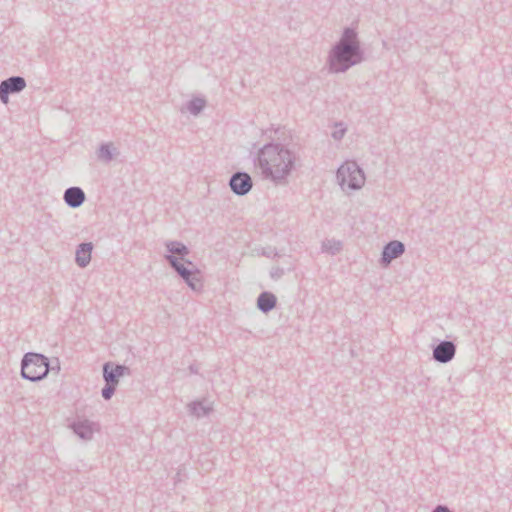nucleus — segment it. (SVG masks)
Segmentation results:
<instances>
[{
	"instance_id": "20e7f679",
	"label": "nucleus",
	"mask_w": 512,
	"mask_h": 512,
	"mask_svg": "<svg viewBox=\"0 0 512 512\" xmlns=\"http://www.w3.org/2000/svg\"><path fill=\"white\" fill-rule=\"evenodd\" d=\"M338 178L343 188L356 189L364 183V176L360 169L349 163L339 168Z\"/></svg>"
},
{
	"instance_id": "9d476101",
	"label": "nucleus",
	"mask_w": 512,
	"mask_h": 512,
	"mask_svg": "<svg viewBox=\"0 0 512 512\" xmlns=\"http://www.w3.org/2000/svg\"><path fill=\"white\" fill-rule=\"evenodd\" d=\"M65 201L70 206L77 207L84 201V193L79 188H70L65 192Z\"/></svg>"
},
{
	"instance_id": "423d86ee",
	"label": "nucleus",
	"mask_w": 512,
	"mask_h": 512,
	"mask_svg": "<svg viewBox=\"0 0 512 512\" xmlns=\"http://www.w3.org/2000/svg\"><path fill=\"white\" fill-rule=\"evenodd\" d=\"M230 186L232 190L237 194H245L251 189V179L249 175L244 173H239L233 176L230 181Z\"/></svg>"
},
{
	"instance_id": "4468645a",
	"label": "nucleus",
	"mask_w": 512,
	"mask_h": 512,
	"mask_svg": "<svg viewBox=\"0 0 512 512\" xmlns=\"http://www.w3.org/2000/svg\"><path fill=\"white\" fill-rule=\"evenodd\" d=\"M172 265L176 268V270L186 279L189 280L191 273H189L183 265L178 264L176 261L171 259Z\"/></svg>"
},
{
	"instance_id": "7ed1b4c3",
	"label": "nucleus",
	"mask_w": 512,
	"mask_h": 512,
	"mask_svg": "<svg viewBox=\"0 0 512 512\" xmlns=\"http://www.w3.org/2000/svg\"><path fill=\"white\" fill-rule=\"evenodd\" d=\"M48 372L46 359L39 354H28L25 356L22 365V375L32 381L44 377Z\"/></svg>"
},
{
	"instance_id": "2eb2a0df",
	"label": "nucleus",
	"mask_w": 512,
	"mask_h": 512,
	"mask_svg": "<svg viewBox=\"0 0 512 512\" xmlns=\"http://www.w3.org/2000/svg\"><path fill=\"white\" fill-rule=\"evenodd\" d=\"M115 386L116 385L107 383V386L102 391V395L105 399H109L112 396Z\"/></svg>"
},
{
	"instance_id": "0eeeda50",
	"label": "nucleus",
	"mask_w": 512,
	"mask_h": 512,
	"mask_svg": "<svg viewBox=\"0 0 512 512\" xmlns=\"http://www.w3.org/2000/svg\"><path fill=\"white\" fill-rule=\"evenodd\" d=\"M434 358L439 362H447L455 354V347L451 342H442L434 349Z\"/></svg>"
},
{
	"instance_id": "f3484780",
	"label": "nucleus",
	"mask_w": 512,
	"mask_h": 512,
	"mask_svg": "<svg viewBox=\"0 0 512 512\" xmlns=\"http://www.w3.org/2000/svg\"><path fill=\"white\" fill-rule=\"evenodd\" d=\"M434 512H449L448 509L444 506H438Z\"/></svg>"
},
{
	"instance_id": "1a4fd4ad",
	"label": "nucleus",
	"mask_w": 512,
	"mask_h": 512,
	"mask_svg": "<svg viewBox=\"0 0 512 512\" xmlns=\"http://www.w3.org/2000/svg\"><path fill=\"white\" fill-rule=\"evenodd\" d=\"M125 367L116 366L115 368H111L109 364L104 366V377L108 384L117 385L119 377L124 374Z\"/></svg>"
},
{
	"instance_id": "f03ea898",
	"label": "nucleus",
	"mask_w": 512,
	"mask_h": 512,
	"mask_svg": "<svg viewBox=\"0 0 512 512\" xmlns=\"http://www.w3.org/2000/svg\"><path fill=\"white\" fill-rule=\"evenodd\" d=\"M354 37L355 34L352 31L345 32L340 45L334 51V56L331 61L333 70H344L358 61L357 46L354 42Z\"/></svg>"
},
{
	"instance_id": "9b49d317",
	"label": "nucleus",
	"mask_w": 512,
	"mask_h": 512,
	"mask_svg": "<svg viewBox=\"0 0 512 512\" xmlns=\"http://www.w3.org/2000/svg\"><path fill=\"white\" fill-rule=\"evenodd\" d=\"M92 246L90 244H83L77 250L76 260L80 266H85L89 263L91 258Z\"/></svg>"
},
{
	"instance_id": "6e6552de",
	"label": "nucleus",
	"mask_w": 512,
	"mask_h": 512,
	"mask_svg": "<svg viewBox=\"0 0 512 512\" xmlns=\"http://www.w3.org/2000/svg\"><path fill=\"white\" fill-rule=\"evenodd\" d=\"M404 251V246L401 242L393 241L389 243L383 251V260L389 263L392 259L401 255Z\"/></svg>"
},
{
	"instance_id": "a211bd4d",
	"label": "nucleus",
	"mask_w": 512,
	"mask_h": 512,
	"mask_svg": "<svg viewBox=\"0 0 512 512\" xmlns=\"http://www.w3.org/2000/svg\"><path fill=\"white\" fill-rule=\"evenodd\" d=\"M193 280H195V277H192V279H190V278H189V280H187V281L189 282V285H190L193 289H195V288H197V285H196V283H194V282H193Z\"/></svg>"
},
{
	"instance_id": "39448f33",
	"label": "nucleus",
	"mask_w": 512,
	"mask_h": 512,
	"mask_svg": "<svg viewBox=\"0 0 512 512\" xmlns=\"http://www.w3.org/2000/svg\"><path fill=\"white\" fill-rule=\"evenodd\" d=\"M25 87V81L21 77H13L0 85V98L4 103L8 102V94L10 92L21 91Z\"/></svg>"
},
{
	"instance_id": "dca6fc26",
	"label": "nucleus",
	"mask_w": 512,
	"mask_h": 512,
	"mask_svg": "<svg viewBox=\"0 0 512 512\" xmlns=\"http://www.w3.org/2000/svg\"><path fill=\"white\" fill-rule=\"evenodd\" d=\"M204 106V102L201 99H196L191 103V111L197 113Z\"/></svg>"
},
{
	"instance_id": "f257e3e1",
	"label": "nucleus",
	"mask_w": 512,
	"mask_h": 512,
	"mask_svg": "<svg viewBox=\"0 0 512 512\" xmlns=\"http://www.w3.org/2000/svg\"><path fill=\"white\" fill-rule=\"evenodd\" d=\"M262 168L273 178H282L292 167V158L288 150L276 146L265 147L259 158Z\"/></svg>"
},
{
	"instance_id": "f8f14e48",
	"label": "nucleus",
	"mask_w": 512,
	"mask_h": 512,
	"mask_svg": "<svg viewBox=\"0 0 512 512\" xmlns=\"http://www.w3.org/2000/svg\"><path fill=\"white\" fill-rule=\"evenodd\" d=\"M276 299L272 294L263 293L258 298V306L261 310L267 311L275 306Z\"/></svg>"
},
{
	"instance_id": "ddd939ff",
	"label": "nucleus",
	"mask_w": 512,
	"mask_h": 512,
	"mask_svg": "<svg viewBox=\"0 0 512 512\" xmlns=\"http://www.w3.org/2000/svg\"><path fill=\"white\" fill-rule=\"evenodd\" d=\"M168 248L172 253H177L180 255H184L187 253L186 247L181 243H171L168 245Z\"/></svg>"
},
{
	"instance_id": "6ab92c4d",
	"label": "nucleus",
	"mask_w": 512,
	"mask_h": 512,
	"mask_svg": "<svg viewBox=\"0 0 512 512\" xmlns=\"http://www.w3.org/2000/svg\"><path fill=\"white\" fill-rule=\"evenodd\" d=\"M78 433L81 435V437H87V436H89V434L91 433V431H90V429H88V428H87V429L85 430V432H78Z\"/></svg>"
}]
</instances>
